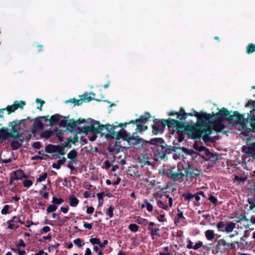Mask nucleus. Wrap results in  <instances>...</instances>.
Returning <instances> with one entry per match:
<instances>
[{"label":"nucleus","mask_w":255,"mask_h":255,"mask_svg":"<svg viewBox=\"0 0 255 255\" xmlns=\"http://www.w3.org/2000/svg\"><path fill=\"white\" fill-rule=\"evenodd\" d=\"M215 115L216 116V120L212 127L213 129L217 133H227V131L224 130L225 126L222 123L225 120L236 126L240 125L243 128H245L248 121L247 119L244 118V116L241 115L239 112H233L232 111L229 112L225 108H221Z\"/></svg>","instance_id":"obj_1"},{"label":"nucleus","mask_w":255,"mask_h":255,"mask_svg":"<svg viewBox=\"0 0 255 255\" xmlns=\"http://www.w3.org/2000/svg\"><path fill=\"white\" fill-rule=\"evenodd\" d=\"M136 132H133L130 135V132L127 131L123 135L125 141H127V144L128 147H130L134 149H138L147 143L151 144L150 149L151 155L153 156V159L156 161H159V138H155L151 139L150 141L144 140L138 135H136Z\"/></svg>","instance_id":"obj_2"},{"label":"nucleus","mask_w":255,"mask_h":255,"mask_svg":"<svg viewBox=\"0 0 255 255\" xmlns=\"http://www.w3.org/2000/svg\"><path fill=\"white\" fill-rule=\"evenodd\" d=\"M125 133H127V131L124 129H121L119 132H113L112 134H107L106 137L110 138H116L115 143L113 146H108L107 149L108 151L113 154H117L119 152L123 151V149L127 150L128 148V145H125V144H122V141H125L124 135Z\"/></svg>","instance_id":"obj_3"},{"label":"nucleus","mask_w":255,"mask_h":255,"mask_svg":"<svg viewBox=\"0 0 255 255\" xmlns=\"http://www.w3.org/2000/svg\"><path fill=\"white\" fill-rule=\"evenodd\" d=\"M23 129L22 128H19L15 120L9 122L8 124V128L2 127L0 130L5 139L12 138L14 139H17L19 137H22V133H20V130Z\"/></svg>","instance_id":"obj_4"},{"label":"nucleus","mask_w":255,"mask_h":255,"mask_svg":"<svg viewBox=\"0 0 255 255\" xmlns=\"http://www.w3.org/2000/svg\"><path fill=\"white\" fill-rule=\"evenodd\" d=\"M193 148L196 150L200 152L198 154L202 157V158L205 160H209L212 161L215 163L218 159L217 154L216 153H213L211 152L209 149L204 146H199L198 142L195 141L193 145Z\"/></svg>","instance_id":"obj_5"},{"label":"nucleus","mask_w":255,"mask_h":255,"mask_svg":"<svg viewBox=\"0 0 255 255\" xmlns=\"http://www.w3.org/2000/svg\"><path fill=\"white\" fill-rule=\"evenodd\" d=\"M183 122L179 120H176L171 118H169L167 120H160V125H162L164 126L167 125L168 128H175L176 133H177L178 130L182 133H186L187 125H185Z\"/></svg>","instance_id":"obj_6"},{"label":"nucleus","mask_w":255,"mask_h":255,"mask_svg":"<svg viewBox=\"0 0 255 255\" xmlns=\"http://www.w3.org/2000/svg\"><path fill=\"white\" fill-rule=\"evenodd\" d=\"M94 123L96 124V128L98 129V131H100V133H101V131L106 129L109 132L108 134H112V132L115 131V130L117 128L120 127L124 128L127 126V123H121L117 125V124H118L117 122H115V125H114L113 124L111 125L109 123H107L105 125H101L100 124V122L96 120L94 121Z\"/></svg>","instance_id":"obj_7"},{"label":"nucleus","mask_w":255,"mask_h":255,"mask_svg":"<svg viewBox=\"0 0 255 255\" xmlns=\"http://www.w3.org/2000/svg\"><path fill=\"white\" fill-rule=\"evenodd\" d=\"M175 168H172L171 169H163L162 174L166 175L169 178L174 181H177L180 179L183 178L184 176V174L181 171L179 168L177 169V171L174 172L173 169Z\"/></svg>","instance_id":"obj_8"},{"label":"nucleus","mask_w":255,"mask_h":255,"mask_svg":"<svg viewBox=\"0 0 255 255\" xmlns=\"http://www.w3.org/2000/svg\"><path fill=\"white\" fill-rule=\"evenodd\" d=\"M194 115L197 118V121L200 123H203L204 122H209L210 120H213L216 117L214 112L212 114H208L204 112L198 113L193 109Z\"/></svg>","instance_id":"obj_9"},{"label":"nucleus","mask_w":255,"mask_h":255,"mask_svg":"<svg viewBox=\"0 0 255 255\" xmlns=\"http://www.w3.org/2000/svg\"><path fill=\"white\" fill-rule=\"evenodd\" d=\"M69 117V115L63 117V119L59 122V126L62 128L66 127L67 130L72 132L77 128V125L74 119L68 120Z\"/></svg>","instance_id":"obj_10"},{"label":"nucleus","mask_w":255,"mask_h":255,"mask_svg":"<svg viewBox=\"0 0 255 255\" xmlns=\"http://www.w3.org/2000/svg\"><path fill=\"white\" fill-rule=\"evenodd\" d=\"M185 133L189 139L200 138V128L191 125H187Z\"/></svg>","instance_id":"obj_11"},{"label":"nucleus","mask_w":255,"mask_h":255,"mask_svg":"<svg viewBox=\"0 0 255 255\" xmlns=\"http://www.w3.org/2000/svg\"><path fill=\"white\" fill-rule=\"evenodd\" d=\"M216 247L221 250L228 251V250H236V248L234 243H227L224 239H219L217 241Z\"/></svg>","instance_id":"obj_12"},{"label":"nucleus","mask_w":255,"mask_h":255,"mask_svg":"<svg viewBox=\"0 0 255 255\" xmlns=\"http://www.w3.org/2000/svg\"><path fill=\"white\" fill-rule=\"evenodd\" d=\"M168 115L171 116H176L177 119H178L181 122H183L184 121H185L187 118L188 116H194V114L192 113H186L185 112L184 109L183 108H181L179 112H170L168 113Z\"/></svg>","instance_id":"obj_13"},{"label":"nucleus","mask_w":255,"mask_h":255,"mask_svg":"<svg viewBox=\"0 0 255 255\" xmlns=\"http://www.w3.org/2000/svg\"><path fill=\"white\" fill-rule=\"evenodd\" d=\"M201 173V171L197 168H194L193 166L188 165L185 170L186 176L190 178H195L199 177Z\"/></svg>","instance_id":"obj_14"},{"label":"nucleus","mask_w":255,"mask_h":255,"mask_svg":"<svg viewBox=\"0 0 255 255\" xmlns=\"http://www.w3.org/2000/svg\"><path fill=\"white\" fill-rule=\"evenodd\" d=\"M25 104L26 103L25 101H15L12 105L7 106L5 108H4V109L7 111V114L9 115L14 112L18 108L22 110Z\"/></svg>","instance_id":"obj_15"},{"label":"nucleus","mask_w":255,"mask_h":255,"mask_svg":"<svg viewBox=\"0 0 255 255\" xmlns=\"http://www.w3.org/2000/svg\"><path fill=\"white\" fill-rule=\"evenodd\" d=\"M212 129L213 128L209 127H200V136L205 143L209 142V135L212 133Z\"/></svg>","instance_id":"obj_16"},{"label":"nucleus","mask_w":255,"mask_h":255,"mask_svg":"<svg viewBox=\"0 0 255 255\" xmlns=\"http://www.w3.org/2000/svg\"><path fill=\"white\" fill-rule=\"evenodd\" d=\"M150 118V114L148 113H145L143 115L140 116L138 119L135 120H131L129 122H126L125 123H127V125L132 124V127H134L135 124H144L146 123Z\"/></svg>","instance_id":"obj_17"},{"label":"nucleus","mask_w":255,"mask_h":255,"mask_svg":"<svg viewBox=\"0 0 255 255\" xmlns=\"http://www.w3.org/2000/svg\"><path fill=\"white\" fill-rule=\"evenodd\" d=\"M34 123L32 127L31 128V132L33 134H35L38 129L42 130L44 128V125L40 118V116L35 118L34 120Z\"/></svg>","instance_id":"obj_18"},{"label":"nucleus","mask_w":255,"mask_h":255,"mask_svg":"<svg viewBox=\"0 0 255 255\" xmlns=\"http://www.w3.org/2000/svg\"><path fill=\"white\" fill-rule=\"evenodd\" d=\"M16 180L22 179L23 178H26L27 176L25 174L23 171L21 169H18L12 171L10 173Z\"/></svg>","instance_id":"obj_19"},{"label":"nucleus","mask_w":255,"mask_h":255,"mask_svg":"<svg viewBox=\"0 0 255 255\" xmlns=\"http://www.w3.org/2000/svg\"><path fill=\"white\" fill-rule=\"evenodd\" d=\"M23 142V137L14 139L10 142V147L12 150H17L19 148Z\"/></svg>","instance_id":"obj_20"},{"label":"nucleus","mask_w":255,"mask_h":255,"mask_svg":"<svg viewBox=\"0 0 255 255\" xmlns=\"http://www.w3.org/2000/svg\"><path fill=\"white\" fill-rule=\"evenodd\" d=\"M63 117H64L61 116L59 114H56L50 117V124H48V125L50 126L57 125L58 124V122L59 121L60 119H63Z\"/></svg>","instance_id":"obj_21"},{"label":"nucleus","mask_w":255,"mask_h":255,"mask_svg":"<svg viewBox=\"0 0 255 255\" xmlns=\"http://www.w3.org/2000/svg\"><path fill=\"white\" fill-rule=\"evenodd\" d=\"M236 224L233 222H229L226 224V227L224 230V233H230L236 228Z\"/></svg>","instance_id":"obj_22"},{"label":"nucleus","mask_w":255,"mask_h":255,"mask_svg":"<svg viewBox=\"0 0 255 255\" xmlns=\"http://www.w3.org/2000/svg\"><path fill=\"white\" fill-rule=\"evenodd\" d=\"M94 120H92L91 122L90 126H87L88 132H92L93 133H100V131L96 128V124L94 123Z\"/></svg>","instance_id":"obj_23"},{"label":"nucleus","mask_w":255,"mask_h":255,"mask_svg":"<svg viewBox=\"0 0 255 255\" xmlns=\"http://www.w3.org/2000/svg\"><path fill=\"white\" fill-rule=\"evenodd\" d=\"M58 147V145L50 144L45 146V150L48 153H56V148Z\"/></svg>","instance_id":"obj_24"},{"label":"nucleus","mask_w":255,"mask_h":255,"mask_svg":"<svg viewBox=\"0 0 255 255\" xmlns=\"http://www.w3.org/2000/svg\"><path fill=\"white\" fill-rule=\"evenodd\" d=\"M243 150L247 154H255V142L247 148H243Z\"/></svg>","instance_id":"obj_25"},{"label":"nucleus","mask_w":255,"mask_h":255,"mask_svg":"<svg viewBox=\"0 0 255 255\" xmlns=\"http://www.w3.org/2000/svg\"><path fill=\"white\" fill-rule=\"evenodd\" d=\"M70 200L69 205L71 207H76L79 204V200L74 195H71L68 198Z\"/></svg>","instance_id":"obj_26"},{"label":"nucleus","mask_w":255,"mask_h":255,"mask_svg":"<svg viewBox=\"0 0 255 255\" xmlns=\"http://www.w3.org/2000/svg\"><path fill=\"white\" fill-rule=\"evenodd\" d=\"M77 152L76 150H71L67 154V157L72 162L77 161Z\"/></svg>","instance_id":"obj_27"},{"label":"nucleus","mask_w":255,"mask_h":255,"mask_svg":"<svg viewBox=\"0 0 255 255\" xmlns=\"http://www.w3.org/2000/svg\"><path fill=\"white\" fill-rule=\"evenodd\" d=\"M250 126L255 130V109L250 112Z\"/></svg>","instance_id":"obj_28"},{"label":"nucleus","mask_w":255,"mask_h":255,"mask_svg":"<svg viewBox=\"0 0 255 255\" xmlns=\"http://www.w3.org/2000/svg\"><path fill=\"white\" fill-rule=\"evenodd\" d=\"M148 229L151 232V236H152L153 240H154L156 237L159 236V233L158 232L159 229L153 227H148Z\"/></svg>","instance_id":"obj_29"},{"label":"nucleus","mask_w":255,"mask_h":255,"mask_svg":"<svg viewBox=\"0 0 255 255\" xmlns=\"http://www.w3.org/2000/svg\"><path fill=\"white\" fill-rule=\"evenodd\" d=\"M214 231L212 230H208L205 232V235L208 241H212L215 238Z\"/></svg>","instance_id":"obj_30"},{"label":"nucleus","mask_w":255,"mask_h":255,"mask_svg":"<svg viewBox=\"0 0 255 255\" xmlns=\"http://www.w3.org/2000/svg\"><path fill=\"white\" fill-rule=\"evenodd\" d=\"M66 160V158L63 157L62 159L58 160L57 163H53L52 165V167L56 169H59L60 168L61 165H63L65 162Z\"/></svg>","instance_id":"obj_31"},{"label":"nucleus","mask_w":255,"mask_h":255,"mask_svg":"<svg viewBox=\"0 0 255 255\" xmlns=\"http://www.w3.org/2000/svg\"><path fill=\"white\" fill-rule=\"evenodd\" d=\"M152 132L154 134L157 135L159 132V121H156L152 126Z\"/></svg>","instance_id":"obj_32"},{"label":"nucleus","mask_w":255,"mask_h":255,"mask_svg":"<svg viewBox=\"0 0 255 255\" xmlns=\"http://www.w3.org/2000/svg\"><path fill=\"white\" fill-rule=\"evenodd\" d=\"M53 134V131L50 130H46L41 132L40 135L41 137H44L48 139L51 135Z\"/></svg>","instance_id":"obj_33"},{"label":"nucleus","mask_w":255,"mask_h":255,"mask_svg":"<svg viewBox=\"0 0 255 255\" xmlns=\"http://www.w3.org/2000/svg\"><path fill=\"white\" fill-rule=\"evenodd\" d=\"M255 52V44L250 43L247 46L246 52L248 54H251Z\"/></svg>","instance_id":"obj_34"},{"label":"nucleus","mask_w":255,"mask_h":255,"mask_svg":"<svg viewBox=\"0 0 255 255\" xmlns=\"http://www.w3.org/2000/svg\"><path fill=\"white\" fill-rule=\"evenodd\" d=\"M57 219L58 220L57 225L59 226H62L70 219V218L67 216H65L62 219L59 217H57Z\"/></svg>","instance_id":"obj_35"},{"label":"nucleus","mask_w":255,"mask_h":255,"mask_svg":"<svg viewBox=\"0 0 255 255\" xmlns=\"http://www.w3.org/2000/svg\"><path fill=\"white\" fill-rule=\"evenodd\" d=\"M216 227L219 232H224V230L226 227V224H225L223 221H220L217 224Z\"/></svg>","instance_id":"obj_36"},{"label":"nucleus","mask_w":255,"mask_h":255,"mask_svg":"<svg viewBox=\"0 0 255 255\" xmlns=\"http://www.w3.org/2000/svg\"><path fill=\"white\" fill-rule=\"evenodd\" d=\"M179 148L183 150V151L185 153H187L190 155H193L197 153V152L192 149H188L184 147H182V148Z\"/></svg>","instance_id":"obj_37"},{"label":"nucleus","mask_w":255,"mask_h":255,"mask_svg":"<svg viewBox=\"0 0 255 255\" xmlns=\"http://www.w3.org/2000/svg\"><path fill=\"white\" fill-rule=\"evenodd\" d=\"M114 208L113 206L109 207L107 209L106 211V214L110 218H112L114 216Z\"/></svg>","instance_id":"obj_38"},{"label":"nucleus","mask_w":255,"mask_h":255,"mask_svg":"<svg viewBox=\"0 0 255 255\" xmlns=\"http://www.w3.org/2000/svg\"><path fill=\"white\" fill-rule=\"evenodd\" d=\"M201 247L204 248H207V247L206 245H203V242L202 241H199L196 243L194 246H193V249L194 250H197Z\"/></svg>","instance_id":"obj_39"},{"label":"nucleus","mask_w":255,"mask_h":255,"mask_svg":"<svg viewBox=\"0 0 255 255\" xmlns=\"http://www.w3.org/2000/svg\"><path fill=\"white\" fill-rule=\"evenodd\" d=\"M7 224H8L7 228L9 229L16 230L19 227V226L15 225L13 222H11V220L7 221Z\"/></svg>","instance_id":"obj_40"},{"label":"nucleus","mask_w":255,"mask_h":255,"mask_svg":"<svg viewBox=\"0 0 255 255\" xmlns=\"http://www.w3.org/2000/svg\"><path fill=\"white\" fill-rule=\"evenodd\" d=\"M138 226L135 224H130L129 225L128 229L132 232H136L138 230Z\"/></svg>","instance_id":"obj_41"},{"label":"nucleus","mask_w":255,"mask_h":255,"mask_svg":"<svg viewBox=\"0 0 255 255\" xmlns=\"http://www.w3.org/2000/svg\"><path fill=\"white\" fill-rule=\"evenodd\" d=\"M208 200L214 205L216 206L218 203V199L212 194L209 195Z\"/></svg>","instance_id":"obj_42"},{"label":"nucleus","mask_w":255,"mask_h":255,"mask_svg":"<svg viewBox=\"0 0 255 255\" xmlns=\"http://www.w3.org/2000/svg\"><path fill=\"white\" fill-rule=\"evenodd\" d=\"M178 219L177 220H175V223L176 224L177 222H178L181 221L182 219H185V217L183 216V212L180 210L178 209V214H177Z\"/></svg>","instance_id":"obj_43"},{"label":"nucleus","mask_w":255,"mask_h":255,"mask_svg":"<svg viewBox=\"0 0 255 255\" xmlns=\"http://www.w3.org/2000/svg\"><path fill=\"white\" fill-rule=\"evenodd\" d=\"M41 120L44 122V125L45 126H49L48 124H50V117L49 115L46 116H40Z\"/></svg>","instance_id":"obj_44"},{"label":"nucleus","mask_w":255,"mask_h":255,"mask_svg":"<svg viewBox=\"0 0 255 255\" xmlns=\"http://www.w3.org/2000/svg\"><path fill=\"white\" fill-rule=\"evenodd\" d=\"M57 207L56 205H50L47 208L46 211L47 213L53 212L56 210Z\"/></svg>","instance_id":"obj_45"},{"label":"nucleus","mask_w":255,"mask_h":255,"mask_svg":"<svg viewBox=\"0 0 255 255\" xmlns=\"http://www.w3.org/2000/svg\"><path fill=\"white\" fill-rule=\"evenodd\" d=\"M68 141L73 144H75L76 142L78 141V136L76 132L74 133V136L72 139L70 137L68 138Z\"/></svg>","instance_id":"obj_46"},{"label":"nucleus","mask_w":255,"mask_h":255,"mask_svg":"<svg viewBox=\"0 0 255 255\" xmlns=\"http://www.w3.org/2000/svg\"><path fill=\"white\" fill-rule=\"evenodd\" d=\"M182 197L184 198L185 200L190 201L193 198V194L190 193H185L182 194Z\"/></svg>","instance_id":"obj_47"},{"label":"nucleus","mask_w":255,"mask_h":255,"mask_svg":"<svg viewBox=\"0 0 255 255\" xmlns=\"http://www.w3.org/2000/svg\"><path fill=\"white\" fill-rule=\"evenodd\" d=\"M77 129L79 132H81L85 135H87L88 133L87 126H84L81 128L78 127Z\"/></svg>","instance_id":"obj_48"},{"label":"nucleus","mask_w":255,"mask_h":255,"mask_svg":"<svg viewBox=\"0 0 255 255\" xmlns=\"http://www.w3.org/2000/svg\"><path fill=\"white\" fill-rule=\"evenodd\" d=\"M15 121L17 122V124L19 126V128H26V120L25 119H21L20 120H15Z\"/></svg>","instance_id":"obj_49"},{"label":"nucleus","mask_w":255,"mask_h":255,"mask_svg":"<svg viewBox=\"0 0 255 255\" xmlns=\"http://www.w3.org/2000/svg\"><path fill=\"white\" fill-rule=\"evenodd\" d=\"M82 100L85 102H89L94 99L91 96H88L87 94H84L82 96Z\"/></svg>","instance_id":"obj_50"},{"label":"nucleus","mask_w":255,"mask_h":255,"mask_svg":"<svg viewBox=\"0 0 255 255\" xmlns=\"http://www.w3.org/2000/svg\"><path fill=\"white\" fill-rule=\"evenodd\" d=\"M58 148H56V152L58 153V154H56L57 156L61 155L63 156L65 154L64 149L60 145H58Z\"/></svg>","instance_id":"obj_51"},{"label":"nucleus","mask_w":255,"mask_h":255,"mask_svg":"<svg viewBox=\"0 0 255 255\" xmlns=\"http://www.w3.org/2000/svg\"><path fill=\"white\" fill-rule=\"evenodd\" d=\"M64 200L62 198H57L56 197H53L52 198V202L56 205H59L63 202Z\"/></svg>","instance_id":"obj_52"},{"label":"nucleus","mask_w":255,"mask_h":255,"mask_svg":"<svg viewBox=\"0 0 255 255\" xmlns=\"http://www.w3.org/2000/svg\"><path fill=\"white\" fill-rule=\"evenodd\" d=\"M47 177V173L46 172L43 173L41 175H39V177L37 178V181L41 182L44 181Z\"/></svg>","instance_id":"obj_53"},{"label":"nucleus","mask_w":255,"mask_h":255,"mask_svg":"<svg viewBox=\"0 0 255 255\" xmlns=\"http://www.w3.org/2000/svg\"><path fill=\"white\" fill-rule=\"evenodd\" d=\"M247 179V177L236 175L234 177V181H237L239 183L244 182Z\"/></svg>","instance_id":"obj_54"},{"label":"nucleus","mask_w":255,"mask_h":255,"mask_svg":"<svg viewBox=\"0 0 255 255\" xmlns=\"http://www.w3.org/2000/svg\"><path fill=\"white\" fill-rule=\"evenodd\" d=\"M82 241L80 238H77L73 241L74 244L77 245L78 248H81L84 245V243L82 244Z\"/></svg>","instance_id":"obj_55"},{"label":"nucleus","mask_w":255,"mask_h":255,"mask_svg":"<svg viewBox=\"0 0 255 255\" xmlns=\"http://www.w3.org/2000/svg\"><path fill=\"white\" fill-rule=\"evenodd\" d=\"M32 181L29 179H25L23 182V186L27 188L30 187L32 185Z\"/></svg>","instance_id":"obj_56"},{"label":"nucleus","mask_w":255,"mask_h":255,"mask_svg":"<svg viewBox=\"0 0 255 255\" xmlns=\"http://www.w3.org/2000/svg\"><path fill=\"white\" fill-rule=\"evenodd\" d=\"M90 242L94 246L95 245H99L100 243V240L97 238H91L90 240Z\"/></svg>","instance_id":"obj_57"},{"label":"nucleus","mask_w":255,"mask_h":255,"mask_svg":"<svg viewBox=\"0 0 255 255\" xmlns=\"http://www.w3.org/2000/svg\"><path fill=\"white\" fill-rule=\"evenodd\" d=\"M11 222H13L14 223H20L21 224H23L24 222L20 219L19 217L16 216H14L11 219Z\"/></svg>","instance_id":"obj_58"},{"label":"nucleus","mask_w":255,"mask_h":255,"mask_svg":"<svg viewBox=\"0 0 255 255\" xmlns=\"http://www.w3.org/2000/svg\"><path fill=\"white\" fill-rule=\"evenodd\" d=\"M135 130L138 131H143V126L141 123H137L134 124Z\"/></svg>","instance_id":"obj_59"},{"label":"nucleus","mask_w":255,"mask_h":255,"mask_svg":"<svg viewBox=\"0 0 255 255\" xmlns=\"http://www.w3.org/2000/svg\"><path fill=\"white\" fill-rule=\"evenodd\" d=\"M177 135H178V141L179 142H181L183 141L184 139V133H182L179 130L177 131V133H176Z\"/></svg>","instance_id":"obj_60"},{"label":"nucleus","mask_w":255,"mask_h":255,"mask_svg":"<svg viewBox=\"0 0 255 255\" xmlns=\"http://www.w3.org/2000/svg\"><path fill=\"white\" fill-rule=\"evenodd\" d=\"M9 206L8 205H5L3 206V209L1 210V213L2 215H5L8 213Z\"/></svg>","instance_id":"obj_61"},{"label":"nucleus","mask_w":255,"mask_h":255,"mask_svg":"<svg viewBox=\"0 0 255 255\" xmlns=\"http://www.w3.org/2000/svg\"><path fill=\"white\" fill-rule=\"evenodd\" d=\"M11 250L14 252H17L19 255H24L26 253L24 250L21 251L19 248H11Z\"/></svg>","instance_id":"obj_62"},{"label":"nucleus","mask_w":255,"mask_h":255,"mask_svg":"<svg viewBox=\"0 0 255 255\" xmlns=\"http://www.w3.org/2000/svg\"><path fill=\"white\" fill-rule=\"evenodd\" d=\"M16 246L17 247V249L19 248L20 247H22L23 248L26 247V245L24 243L23 240L21 239H19L18 243L16 245Z\"/></svg>","instance_id":"obj_63"},{"label":"nucleus","mask_w":255,"mask_h":255,"mask_svg":"<svg viewBox=\"0 0 255 255\" xmlns=\"http://www.w3.org/2000/svg\"><path fill=\"white\" fill-rule=\"evenodd\" d=\"M169 247L168 246L164 248V250L166 253H160V255H172L171 253L169 252Z\"/></svg>","instance_id":"obj_64"}]
</instances>
